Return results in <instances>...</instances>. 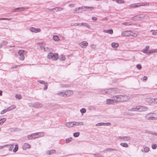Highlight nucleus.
<instances>
[{
  "mask_svg": "<svg viewBox=\"0 0 157 157\" xmlns=\"http://www.w3.org/2000/svg\"><path fill=\"white\" fill-rule=\"evenodd\" d=\"M112 98H114L115 102H121V95H114L112 97Z\"/></svg>",
  "mask_w": 157,
  "mask_h": 157,
  "instance_id": "obj_9",
  "label": "nucleus"
},
{
  "mask_svg": "<svg viewBox=\"0 0 157 157\" xmlns=\"http://www.w3.org/2000/svg\"><path fill=\"white\" fill-rule=\"evenodd\" d=\"M148 108L144 106L140 105L134 107L131 109L133 111H137L139 112H143L148 110Z\"/></svg>",
  "mask_w": 157,
  "mask_h": 157,
  "instance_id": "obj_1",
  "label": "nucleus"
},
{
  "mask_svg": "<svg viewBox=\"0 0 157 157\" xmlns=\"http://www.w3.org/2000/svg\"><path fill=\"white\" fill-rule=\"evenodd\" d=\"M38 82L40 84H45V83L46 82H45L43 80H39Z\"/></svg>",
  "mask_w": 157,
  "mask_h": 157,
  "instance_id": "obj_62",
  "label": "nucleus"
},
{
  "mask_svg": "<svg viewBox=\"0 0 157 157\" xmlns=\"http://www.w3.org/2000/svg\"><path fill=\"white\" fill-rule=\"evenodd\" d=\"M156 113H150L146 115L145 118L146 119L148 120H155L157 119V118L155 117Z\"/></svg>",
  "mask_w": 157,
  "mask_h": 157,
  "instance_id": "obj_3",
  "label": "nucleus"
},
{
  "mask_svg": "<svg viewBox=\"0 0 157 157\" xmlns=\"http://www.w3.org/2000/svg\"><path fill=\"white\" fill-rule=\"evenodd\" d=\"M81 44L82 45L86 47L88 45V43L86 42L85 41H83L81 42Z\"/></svg>",
  "mask_w": 157,
  "mask_h": 157,
  "instance_id": "obj_43",
  "label": "nucleus"
},
{
  "mask_svg": "<svg viewBox=\"0 0 157 157\" xmlns=\"http://www.w3.org/2000/svg\"><path fill=\"white\" fill-rule=\"evenodd\" d=\"M149 48V46H146L145 48L142 51V52L145 54H147V51Z\"/></svg>",
  "mask_w": 157,
  "mask_h": 157,
  "instance_id": "obj_28",
  "label": "nucleus"
},
{
  "mask_svg": "<svg viewBox=\"0 0 157 157\" xmlns=\"http://www.w3.org/2000/svg\"><path fill=\"white\" fill-rule=\"evenodd\" d=\"M149 151V148L148 147H145L144 148V151L145 152H147Z\"/></svg>",
  "mask_w": 157,
  "mask_h": 157,
  "instance_id": "obj_51",
  "label": "nucleus"
},
{
  "mask_svg": "<svg viewBox=\"0 0 157 157\" xmlns=\"http://www.w3.org/2000/svg\"><path fill=\"white\" fill-rule=\"evenodd\" d=\"M11 18H0V20H10Z\"/></svg>",
  "mask_w": 157,
  "mask_h": 157,
  "instance_id": "obj_63",
  "label": "nucleus"
},
{
  "mask_svg": "<svg viewBox=\"0 0 157 157\" xmlns=\"http://www.w3.org/2000/svg\"><path fill=\"white\" fill-rule=\"evenodd\" d=\"M29 30L32 32H34L35 33L40 32L41 31V29L39 28H35L34 27H30L29 28Z\"/></svg>",
  "mask_w": 157,
  "mask_h": 157,
  "instance_id": "obj_11",
  "label": "nucleus"
},
{
  "mask_svg": "<svg viewBox=\"0 0 157 157\" xmlns=\"http://www.w3.org/2000/svg\"><path fill=\"white\" fill-rule=\"evenodd\" d=\"M27 137L28 139L29 140H30L31 139H34L36 138H38V136L37 135V134L36 133H33L31 134L28 135L27 136Z\"/></svg>",
  "mask_w": 157,
  "mask_h": 157,
  "instance_id": "obj_8",
  "label": "nucleus"
},
{
  "mask_svg": "<svg viewBox=\"0 0 157 157\" xmlns=\"http://www.w3.org/2000/svg\"><path fill=\"white\" fill-rule=\"evenodd\" d=\"M138 35V33L133 31H129V36H136Z\"/></svg>",
  "mask_w": 157,
  "mask_h": 157,
  "instance_id": "obj_27",
  "label": "nucleus"
},
{
  "mask_svg": "<svg viewBox=\"0 0 157 157\" xmlns=\"http://www.w3.org/2000/svg\"><path fill=\"white\" fill-rule=\"evenodd\" d=\"M147 79V76H144V77L142 79V80L143 81H145Z\"/></svg>",
  "mask_w": 157,
  "mask_h": 157,
  "instance_id": "obj_64",
  "label": "nucleus"
},
{
  "mask_svg": "<svg viewBox=\"0 0 157 157\" xmlns=\"http://www.w3.org/2000/svg\"><path fill=\"white\" fill-rule=\"evenodd\" d=\"M53 39L57 41L59 40V38L57 36L55 35L53 37Z\"/></svg>",
  "mask_w": 157,
  "mask_h": 157,
  "instance_id": "obj_41",
  "label": "nucleus"
},
{
  "mask_svg": "<svg viewBox=\"0 0 157 157\" xmlns=\"http://www.w3.org/2000/svg\"><path fill=\"white\" fill-rule=\"evenodd\" d=\"M135 16L136 21L140 20L143 19L147 18L148 16L145 14H140L139 15H137Z\"/></svg>",
  "mask_w": 157,
  "mask_h": 157,
  "instance_id": "obj_6",
  "label": "nucleus"
},
{
  "mask_svg": "<svg viewBox=\"0 0 157 157\" xmlns=\"http://www.w3.org/2000/svg\"><path fill=\"white\" fill-rule=\"evenodd\" d=\"M36 133H37V135L38 136V138L42 137L44 135V132H36Z\"/></svg>",
  "mask_w": 157,
  "mask_h": 157,
  "instance_id": "obj_34",
  "label": "nucleus"
},
{
  "mask_svg": "<svg viewBox=\"0 0 157 157\" xmlns=\"http://www.w3.org/2000/svg\"><path fill=\"white\" fill-rule=\"evenodd\" d=\"M7 112H8V111L7 109H5L2 110V111L0 113V114H3Z\"/></svg>",
  "mask_w": 157,
  "mask_h": 157,
  "instance_id": "obj_53",
  "label": "nucleus"
},
{
  "mask_svg": "<svg viewBox=\"0 0 157 157\" xmlns=\"http://www.w3.org/2000/svg\"><path fill=\"white\" fill-rule=\"evenodd\" d=\"M65 126L68 128H71L73 127V122H68L65 123Z\"/></svg>",
  "mask_w": 157,
  "mask_h": 157,
  "instance_id": "obj_22",
  "label": "nucleus"
},
{
  "mask_svg": "<svg viewBox=\"0 0 157 157\" xmlns=\"http://www.w3.org/2000/svg\"><path fill=\"white\" fill-rule=\"evenodd\" d=\"M63 9V8L60 7H56L55 8H53L52 9H48V10L49 11H60Z\"/></svg>",
  "mask_w": 157,
  "mask_h": 157,
  "instance_id": "obj_13",
  "label": "nucleus"
},
{
  "mask_svg": "<svg viewBox=\"0 0 157 157\" xmlns=\"http://www.w3.org/2000/svg\"><path fill=\"white\" fill-rule=\"evenodd\" d=\"M107 90V91L105 92L107 93V94L112 95V94H115L117 92L116 89L114 88H113Z\"/></svg>",
  "mask_w": 157,
  "mask_h": 157,
  "instance_id": "obj_7",
  "label": "nucleus"
},
{
  "mask_svg": "<svg viewBox=\"0 0 157 157\" xmlns=\"http://www.w3.org/2000/svg\"><path fill=\"white\" fill-rule=\"evenodd\" d=\"M116 2L118 3L119 4L120 3H124V1L123 0H116Z\"/></svg>",
  "mask_w": 157,
  "mask_h": 157,
  "instance_id": "obj_52",
  "label": "nucleus"
},
{
  "mask_svg": "<svg viewBox=\"0 0 157 157\" xmlns=\"http://www.w3.org/2000/svg\"><path fill=\"white\" fill-rule=\"evenodd\" d=\"M65 96H70L72 95L73 94V92L71 90H67L65 91Z\"/></svg>",
  "mask_w": 157,
  "mask_h": 157,
  "instance_id": "obj_15",
  "label": "nucleus"
},
{
  "mask_svg": "<svg viewBox=\"0 0 157 157\" xmlns=\"http://www.w3.org/2000/svg\"><path fill=\"white\" fill-rule=\"evenodd\" d=\"M83 8L86 9V10H84V11L88 10L89 11H90L93 10L94 8L93 7H89L87 6H83Z\"/></svg>",
  "mask_w": 157,
  "mask_h": 157,
  "instance_id": "obj_21",
  "label": "nucleus"
},
{
  "mask_svg": "<svg viewBox=\"0 0 157 157\" xmlns=\"http://www.w3.org/2000/svg\"><path fill=\"white\" fill-rule=\"evenodd\" d=\"M58 95H59L61 97L65 96V92H58L57 93Z\"/></svg>",
  "mask_w": 157,
  "mask_h": 157,
  "instance_id": "obj_32",
  "label": "nucleus"
},
{
  "mask_svg": "<svg viewBox=\"0 0 157 157\" xmlns=\"http://www.w3.org/2000/svg\"><path fill=\"white\" fill-rule=\"evenodd\" d=\"M13 144H10L9 146V150L10 151H11L12 149H13Z\"/></svg>",
  "mask_w": 157,
  "mask_h": 157,
  "instance_id": "obj_56",
  "label": "nucleus"
},
{
  "mask_svg": "<svg viewBox=\"0 0 157 157\" xmlns=\"http://www.w3.org/2000/svg\"><path fill=\"white\" fill-rule=\"evenodd\" d=\"M83 6L81 7H79L78 8H76L75 10H73V13H80L82 11H80L79 10L80 9H83Z\"/></svg>",
  "mask_w": 157,
  "mask_h": 157,
  "instance_id": "obj_24",
  "label": "nucleus"
},
{
  "mask_svg": "<svg viewBox=\"0 0 157 157\" xmlns=\"http://www.w3.org/2000/svg\"><path fill=\"white\" fill-rule=\"evenodd\" d=\"M79 25L81 26H84L89 29L90 28V26L88 24L86 23H80Z\"/></svg>",
  "mask_w": 157,
  "mask_h": 157,
  "instance_id": "obj_31",
  "label": "nucleus"
},
{
  "mask_svg": "<svg viewBox=\"0 0 157 157\" xmlns=\"http://www.w3.org/2000/svg\"><path fill=\"white\" fill-rule=\"evenodd\" d=\"M31 147V145L29 144L25 143L23 145V149L24 150H26L27 148H29Z\"/></svg>",
  "mask_w": 157,
  "mask_h": 157,
  "instance_id": "obj_19",
  "label": "nucleus"
},
{
  "mask_svg": "<svg viewBox=\"0 0 157 157\" xmlns=\"http://www.w3.org/2000/svg\"><path fill=\"white\" fill-rule=\"evenodd\" d=\"M15 97L17 99H20L21 98V96L20 94H16Z\"/></svg>",
  "mask_w": 157,
  "mask_h": 157,
  "instance_id": "obj_54",
  "label": "nucleus"
},
{
  "mask_svg": "<svg viewBox=\"0 0 157 157\" xmlns=\"http://www.w3.org/2000/svg\"><path fill=\"white\" fill-rule=\"evenodd\" d=\"M146 101L149 103L153 102V99L151 98H147L146 99Z\"/></svg>",
  "mask_w": 157,
  "mask_h": 157,
  "instance_id": "obj_26",
  "label": "nucleus"
},
{
  "mask_svg": "<svg viewBox=\"0 0 157 157\" xmlns=\"http://www.w3.org/2000/svg\"><path fill=\"white\" fill-rule=\"evenodd\" d=\"M72 138H68L66 139V143H69L70 142H71L72 140Z\"/></svg>",
  "mask_w": 157,
  "mask_h": 157,
  "instance_id": "obj_47",
  "label": "nucleus"
},
{
  "mask_svg": "<svg viewBox=\"0 0 157 157\" xmlns=\"http://www.w3.org/2000/svg\"><path fill=\"white\" fill-rule=\"evenodd\" d=\"M80 112H81L82 114H83L84 113H85L86 112V109L84 108H82L80 110Z\"/></svg>",
  "mask_w": 157,
  "mask_h": 157,
  "instance_id": "obj_39",
  "label": "nucleus"
},
{
  "mask_svg": "<svg viewBox=\"0 0 157 157\" xmlns=\"http://www.w3.org/2000/svg\"><path fill=\"white\" fill-rule=\"evenodd\" d=\"M25 51V50H20L18 52L19 56H20L19 59H20L23 60H24L25 57L24 56L23 53Z\"/></svg>",
  "mask_w": 157,
  "mask_h": 157,
  "instance_id": "obj_10",
  "label": "nucleus"
},
{
  "mask_svg": "<svg viewBox=\"0 0 157 157\" xmlns=\"http://www.w3.org/2000/svg\"><path fill=\"white\" fill-rule=\"evenodd\" d=\"M111 46L113 48H117L119 46V44L117 43L113 42L112 43Z\"/></svg>",
  "mask_w": 157,
  "mask_h": 157,
  "instance_id": "obj_33",
  "label": "nucleus"
},
{
  "mask_svg": "<svg viewBox=\"0 0 157 157\" xmlns=\"http://www.w3.org/2000/svg\"><path fill=\"white\" fill-rule=\"evenodd\" d=\"M6 121V119L5 118L0 119V125H2Z\"/></svg>",
  "mask_w": 157,
  "mask_h": 157,
  "instance_id": "obj_36",
  "label": "nucleus"
},
{
  "mask_svg": "<svg viewBox=\"0 0 157 157\" xmlns=\"http://www.w3.org/2000/svg\"><path fill=\"white\" fill-rule=\"evenodd\" d=\"M121 102L128 101L130 98L129 96L126 95H121Z\"/></svg>",
  "mask_w": 157,
  "mask_h": 157,
  "instance_id": "obj_5",
  "label": "nucleus"
},
{
  "mask_svg": "<svg viewBox=\"0 0 157 157\" xmlns=\"http://www.w3.org/2000/svg\"><path fill=\"white\" fill-rule=\"evenodd\" d=\"M44 86L43 88L44 90H45L47 89L48 88V84L47 82H45V84H44Z\"/></svg>",
  "mask_w": 157,
  "mask_h": 157,
  "instance_id": "obj_57",
  "label": "nucleus"
},
{
  "mask_svg": "<svg viewBox=\"0 0 157 157\" xmlns=\"http://www.w3.org/2000/svg\"><path fill=\"white\" fill-rule=\"evenodd\" d=\"M8 44V42L6 41H2L0 44V48H1L3 45H5Z\"/></svg>",
  "mask_w": 157,
  "mask_h": 157,
  "instance_id": "obj_35",
  "label": "nucleus"
},
{
  "mask_svg": "<svg viewBox=\"0 0 157 157\" xmlns=\"http://www.w3.org/2000/svg\"><path fill=\"white\" fill-rule=\"evenodd\" d=\"M25 9L24 7H18L13 9L11 11L13 13H15L19 11H24Z\"/></svg>",
  "mask_w": 157,
  "mask_h": 157,
  "instance_id": "obj_12",
  "label": "nucleus"
},
{
  "mask_svg": "<svg viewBox=\"0 0 157 157\" xmlns=\"http://www.w3.org/2000/svg\"><path fill=\"white\" fill-rule=\"evenodd\" d=\"M28 105L29 106L32 107H34V103H29Z\"/></svg>",
  "mask_w": 157,
  "mask_h": 157,
  "instance_id": "obj_60",
  "label": "nucleus"
},
{
  "mask_svg": "<svg viewBox=\"0 0 157 157\" xmlns=\"http://www.w3.org/2000/svg\"><path fill=\"white\" fill-rule=\"evenodd\" d=\"M103 32L105 33H108L110 34H112L113 33V30L110 29L109 30H104Z\"/></svg>",
  "mask_w": 157,
  "mask_h": 157,
  "instance_id": "obj_30",
  "label": "nucleus"
},
{
  "mask_svg": "<svg viewBox=\"0 0 157 157\" xmlns=\"http://www.w3.org/2000/svg\"><path fill=\"white\" fill-rule=\"evenodd\" d=\"M88 109L89 110H94L95 109V108L93 106H89Z\"/></svg>",
  "mask_w": 157,
  "mask_h": 157,
  "instance_id": "obj_50",
  "label": "nucleus"
},
{
  "mask_svg": "<svg viewBox=\"0 0 157 157\" xmlns=\"http://www.w3.org/2000/svg\"><path fill=\"white\" fill-rule=\"evenodd\" d=\"M80 23H71V25L72 26H77L78 25H79Z\"/></svg>",
  "mask_w": 157,
  "mask_h": 157,
  "instance_id": "obj_58",
  "label": "nucleus"
},
{
  "mask_svg": "<svg viewBox=\"0 0 157 157\" xmlns=\"http://www.w3.org/2000/svg\"><path fill=\"white\" fill-rule=\"evenodd\" d=\"M120 145L124 147H128V145L126 143H121Z\"/></svg>",
  "mask_w": 157,
  "mask_h": 157,
  "instance_id": "obj_38",
  "label": "nucleus"
},
{
  "mask_svg": "<svg viewBox=\"0 0 157 157\" xmlns=\"http://www.w3.org/2000/svg\"><path fill=\"white\" fill-rule=\"evenodd\" d=\"M106 91H107V90H101L100 91V93L101 94H105V95L107 94V93L105 92Z\"/></svg>",
  "mask_w": 157,
  "mask_h": 157,
  "instance_id": "obj_42",
  "label": "nucleus"
},
{
  "mask_svg": "<svg viewBox=\"0 0 157 157\" xmlns=\"http://www.w3.org/2000/svg\"><path fill=\"white\" fill-rule=\"evenodd\" d=\"M114 103H115V101L113 98L106 99V104H112Z\"/></svg>",
  "mask_w": 157,
  "mask_h": 157,
  "instance_id": "obj_17",
  "label": "nucleus"
},
{
  "mask_svg": "<svg viewBox=\"0 0 157 157\" xmlns=\"http://www.w3.org/2000/svg\"><path fill=\"white\" fill-rule=\"evenodd\" d=\"M106 151H109V152H111L112 151H117V150L116 149L108 148H107V149H106Z\"/></svg>",
  "mask_w": 157,
  "mask_h": 157,
  "instance_id": "obj_40",
  "label": "nucleus"
},
{
  "mask_svg": "<svg viewBox=\"0 0 157 157\" xmlns=\"http://www.w3.org/2000/svg\"><path fill=\"white\" fill-rule=\"evenodd\" d=\"M110 125V124L109 123H100L97 124H96V126H104L105 125Z\"/></svg>",
  "mask_w": 157,
  "mask_h": 157,
  "instance_id": "obj_25",
  "label": "nucleus"
},
{
  "mask_svg": "<svg viewBox=\"0 0 157 157\" xmlns=\"http://www.w3.org/2000/svg\"><path fill=\"white\" fill-rule=\"evenodd\" d=\"M136 67L139 70H140L142 68L141 65L139 64H138L137 65Z\"/></svg>",
  "mask_w": 157,
  "mask_h": 157,
  "instance_id": "obj_61",
  "label": "nucleus"
},
{
  "mask_svg": "<svg viewBox=\"0 0 157 157\" xmlns=\"http://www.w3.org/2000/svg\"><path fill=\"white\" fill-rule=\"evenodd\" d=\"M121 35L122 36H129V31H122L121 33Z\"/></svg>",
  "mask_w": 157,
  "mask_h": 157,
  "instance_id": "obj_18",
  "label": "nucleus"
},
{
  "mask_svg": "<svg viewBox=\"0 0 157 157\" xmlns=\"http://www.w3.org/2000/svg\"><path fill=\"white\" fill-rule=\"evenodd\" d=\"M123 24L125 25H132V23L130 22H126L123 23Z\"/></svg>",
  "mask_w": 157,
  "mask_h": 157,
  "instance_id": "obj_45",
  "label": "nucleus"
},
{
  "mask_svg": "<svg viewBox=\"0 0 157 157\" xmlns=\"http://www.w3.org/2000/svg\"><path fill=\"white\" fill-rule=\"evenodd\" d=\"M18 146L17 144H16L15 145V147L13 150V151L14 152H16L18 150Z\"/></svg>",
  "mask_w": 157,
  "mask_h": 157,
  "instance_id": "obj_48",
  "label": "nucleus"
},
{
  "mask_svg": "<svg viewBox=\"0 0 157 157\" xmlns=\"http://www.w3.org/2000/svg\"><path fill=\"white\" fill-rule=\"evenodd\" d=\"M146 132L148 133H150L151 134L157 136V133H156V132H154L152 131H148Z\"/></svg>",
  "mask_w": 157,
  "mask_h": 157,
  "instance_id": "obj_49",
  "label": "nucleus"
},
{
  "mask_svg": "<svg viewBox=\"0 0 157 157\" xmlns=\"http://www.w3.org/2000/svg\"><path fill=\"white\" fill-rule=\"evenodd\" d=\"M47 57L49 59L55 61L57 60L59 58L58 54L57 53H53L50 52L48 55Z\"/></svg>",
  "mask_w": 157,
  "mask_h": 157,
  "instance_id": "obj_2",
  "label": "nucleus"
},
{
  "mask_svg": "<svg viewBox=\"0 0 157 157\" xmlns=\"http://www.w3.org/2000/svg\"><path fill=\"white\" fill-rule=\"evenodd\" d=\"M131 139V138L129 136H124V139L123 141H128L129 140Z\"/></svg>",
  "mask_w": 157,
  "mask_h": 157,
  "instance_id": "obj_37",
  "label": "nucleus"
},
{
  "mask_svg": "<svg viewBox=\"0 0 157 157\" xmlns=\"http://www.w3.org/2000/svg\"><path fill=\"white\" fill-rule=\"evenodd\" d=\"M157 145L156 144H153L152 145V148L153 149H155L156 148Z\"/></svg>",
  "mask_w": 157,
  "mask_h": 157,
  "instance_id": "obj_59",
  "label": "nucleus"
},
{
  "mask_svg": "<svg viewBox=\"0 0 157 157\" xmlns=\"http://www.w3.org/2000/svg\"><path fill=\"white\" fill-rule=\"evenodd\" d=\"M153 31V32L152 33V35H154V36H156L157 35V32H156V30H151V32Z\"/></svg>",
  "mask_w": 157,
  "mask_h": 157,
  "instance_id": "obj_55",
  "label": "nucleus"
},
{
  "mask_svg": "<svg viewBox=\"0 0 157 157\" xmlns=\"http://www.w3.org/2000/svg\"><path fill=\"white\" fill-rule=\"evenodd\" d=\"M43 106V105L41 103L36 102L34 103V108H41Z\"/></svg>",
  "mask_w": 157,
  "mask_h": 157,
  "instance_id": "obj_16",
  "label": "nucleus"
},
{
  "mask_svg": "<svg viewBox=\"0 0 157 157\" xmlns=\"http://www.w3.org/2000/svg\"><path fill=\"white\" fill-rule=\"evenodd\" d=\"M149 3L147 2L146 3H139L134 4H132L130 6L131 7L136 8L141 6H148Z\"/></svg>",
  "mask_w": 157,
  "mask_h": 157,
  "instance_id": "obj_4",
  "label": "nucleus"
},
{
  "mask_svg": "<svg viewBox=\"0 0 157 157\" xmlns=\"http://www.w3.org/2000/svg\"><path fill=\"white\" fill-rule=\"evenodd\" d=\"M16 107V106L15 105H13L10 106L8 108H6V109L8 112L15 109Z\"/></svg>",
  "mask_w": 157,
  "mask_h": 157,
  "instance_id": "obj_29",
  "label": "nucleus"
},
{
  "mask_svg": "<svg viewBox=\"0 0 157 157\" xmlns=\"http://www.w3.org/2000/svg\"><path fill=\"white\" fill-rule=\"evenodd\" d=\"M157 52V49H152L151 50H150L149 51L147 52V55H149L151 54H152L154 53H156Z\"/></svg>",
  "mask_w": 157,
  "mask_h": 157,
  "instance_id": "obj_23",
  "label": "nucleus"
},
{
  "mask_svg": "<svg viewBox=\"0 0 157 157\" xmlns=\"http://www.w3.org/2000/svg\"><path fill=\"white\" fill-rule=\"evenodd\" d=\"M80 134V132H75L73 133V136L75 137H77L79 136Z\"/></svg>",
  "mask_w": 157,
  "mask_h": 157,
  "instance_id": "obj_44",
  "label": "nucleus"
},
{
  "mask_svg": "<svg viewBox=\"0 0 157 157\" xmlns=\"http://www.w3.org/2000/svg\"><path fill=\"white\" fill-rule=\"evenodd\" d=\"M59 59L61 60H64L65 59V57L64 56L61 55L60 56Z\"/></svg>",
  "mask_w": 157,
  "mask_h": 157,
  "instance_id": "obj_46",
  "label": "nucleus"
},
{
  "mask_svg": "<svg viewBox=\"0 0 157 157\" xmlns=\"http://www.w3.org/2000/svg\"><path fill=\"white\" fill-rule=\"evenodd\" d=\"M73 127L75 126H79L80 125H83V123L82 122H76L73 121Z\"/></svg>",
  "mask_w": 157,
  "mask_h": 157,
  "instance_id": "obj_14",
  "label": "nucleus"
},
{
  "mask_svg": "<svg viewBox=\"0 0 157 157\" xmlns=\"http://www.w3.org/2000/svg\"><path fill=\"white\" fill-rule=\"evenodd\" d=\"M56 151L54 149L48 150L46 151V153L47 155H50L52 154L55 153Z\"/></svg>",
  "mask_w": 157,
  "mask_h": 157,
  "instance_id": "obj_20",
  "label": "nucleus"
}]
</instances>
